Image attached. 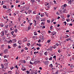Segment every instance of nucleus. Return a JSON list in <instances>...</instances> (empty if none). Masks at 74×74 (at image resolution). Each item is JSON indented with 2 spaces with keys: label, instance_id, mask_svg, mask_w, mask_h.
<instances>
[{
  "label": "nucleus",
  "instance_id": "nucleus-25",
  "mask_svg": "<svg viewBox=\"0 0 74 74\" xmlns=\"http://www.w3.org/2000/svg\"><path fill=\"white\" fill-rule=\"evenodd\" d=\"M3 8H6L7 9V6L5 5H3Z\"/></svg>",
  "mask_w": 74,
  "mask_h": 74
},
{
  "label": "nucleus",
  "instance_id": "nucleus-11",
  "mask_svg": "<svg viewBox=\"0 0 74 74\" xmlns=\"http://www.w3.org/2000/svg\"><path fill=\"white\" fill-rule=\"evenodd\" d=\"M49 67H50V68H52L53 67V65H52V64H51L49 65Z\"/></svg>",
  "mask_w": 74,
  "mask_h": 74
},
{
  "label": "nucleus",
  "instance_id": "nucleus-14",
  "mask_svg": "<svg viewBox=\"0 0 74 74\" xmlns=\"http://www.w3.org/2000/svg\"><path fill=\"white\" fill-rule=\"evenodd\" d=\"M49 8L48 6H47L45 8V9L46 10H49Z\"/></svg>",
  "mask_w": 74,
  "mask_h": 74
},
{
  "label": "nucleus",
  "instance_id": "nucleus-9",
  "mask_svg": "<svg viewBox=\"0 0 74 74\" xmlns=\"http://www.w3.org/2000/svg\"><path fill=\"white\" fill-rule=\"evenodd\" d=\"M45 25V22H42L41 23V25L42 26H44Z\"/></svg>",
  "mask_w": 74,
  "mask_h": 74
},
{
  "label": "nucleus",
  "instance_id": "nucleus-41",
  "mask_svg": "<svg viewBox=\"0 0 74 74\" xmlns=\"http://www.w3.org/2000/svg\"><path fill=\"white\" fill-rule=\"evenodd\" d=\"M27 45L28 46H29H29L30 45V44L29 43H27Z\"/></svg>",
  "mask_w": 74,
  "mask_h": 74
},
{
  "label": "nucleus",
  "instance_id": "nucleus-53",
  "mask_svg": "<svg viewBox=\"0 0 74 74\" xmlns=\"http://www.w3.org/2000/svg\"><path fill=\"white\" fill-rule=\"evenodd\" d=\"M33 14H36V11H34L33 12Z\"/></svg>",
  "mask_w": 74,
  "mask_h": 74
},
{
  "label": "nucleus",
  "instance_id": "nucleus-48",
  "mask_svg": "<svg viewBox=\"0 0 74 74\" xmlns=\"http://www.w3.org/2000/svg\"><path fill=\"white\" fill-rule=\"evenodd\" d=\"M16 37V35L15 34H14L13 36V38H14V37Z\"/></svg>",
  "mask_w": 74,
  "mask_h": 74
},
{
  "label": "nucleus",
  "instance_id": "nucleus-49",
  "mask_svg": "<svg viewBox=\"0 0 74 74\" xmlns=\"http://www.w3.org/2000/svg\"><path fill=\"white\" fill-rule=\"evenodd\" d=\"M4 57V58H7V55L5 56Z\"/></svg>",
  "mask_w": 74,
  "mask_h": 74
},
{
  "label": "nucleus",
  "instance_id": "nucleus-59",
  "mask_svg": "<svg viewBox=\"0 0 74 74\" xmlns=\"http://www.w3.org/2000/svg\"><path fill=\"white\" fill-rule=\"evenodd\" d=\"M71 68H73L74 67V66L73 65H71L70 66Z\"/></svg>",
  "mask_w": 74,
  "mask_h": 74
},
{
  "label": "nucleus",
  "instance_id": "nucleus-61",
  "mask_svg": "<svg viewBox=\"0 0 74 74\" xmlns=\"http://www.w3.org/2000/svg\"><path fill=\"white\" fill-rule=\"evenodd\" d=\"M53 58L54 59H56V56H54L53 57Z\"/></svg>",
  "mask_w": 74,
  "mask_h": 74
},
{
  "label": "nucleus",
  "instance_id": "nucleus-39",
  "mask_svg": "<svg viewBox=\"0 0 74 74\" xmlns=\"http://www.w3.org/2000/svg\"><path fill=\"white\" fill-rule=\"evenodd\" d=\"M9 42H10V43H11L12 42V40H10Z\"/></svg>",
  "mask_w": 74,
  "mask_h": 74
},
{
  "label": "nucleus",
  "instance_id": "nucleus-10",
  "mask_svg": "<svg viewBox=\"0 0 74 74\" xmlns=\"http://www.w3.org/2000/svg\"><path fill=\"white\" fill-rule=\"evenodd\" d=\"M12 41L13 42H16V39H14L12 40Z\"/></svg>",
  "mask_w": 74,
  "mask_h": 74
},
{
  "label": "nucleus",
  "instance_id": "nucleus-38",
  "mask_svg": "<svg viewBox=\"0 0 74 74\" xmlns=\"http://www.w3.org/2000/svg\"><path fill=\"white\" fill-rule=\"evenodd\" d=\"M59 71H57V72H56L55 74H59Z\"/></svg>",
  "mask_w": 74,
  "mask_h": 74
},
{
  "label": "nucleus",
  "instance_id": "nucleus-58",
  "mask_svg": "<svg viewBox=\"0 0 74 74\" xmlns=\"http://www.w3.org/2000/svg\"><path fill=\"white\" fill-rule=\"evenodd\" d=\"M36 49H37V50H39V49H40V47L36 48Z\"/></svg>",
  "mask_w": 74,
  "mask_h": 74
},
{
  "label": "nucleus",
  "instance_id": "nucleus-20",
  "mask_svg": "<svg viewBox=\"0 0 74 74\" xmlns=\"http://www.w3.org/2000/svg\"><path fill=\"white\" fill-rule=\"evenodd\" d=\"M36 45H38L39 47H41V45L40 43H39V44L37 43L36 44Z\"/></svg>",
  "mask_w": 74,
  "mask_h": 74
},
{
  "label": "nucleus",
  "instance_id": "nucleus-47",
  "mask_svg": "<svg viewBox=\"0 0 74 74\" xmlns=\"http://www.w3.org/2000/svg\"><path fill=\"white\" fill-rule=\"evenodd\" d=\"M4 47V45H2L1 46V48H3V47Z\"/></svg>",
  "mask_w": 74,
  "mask_h": 74
},
{
  "label": "nucleus",
  "instance_id": "nucleus-37",
  "mask_svg": "<svg viewBox=\"0 0 74 74\" xmlns=\"http://www.w3.org/2000/svg\"><path fill=\"white\" fill-rule=\"evenodd\" d=\"M16 33H17V32H18V30H17V29H16L14 31Z\"/></svg>",
  "mask_w": 74,
  "mask_h": 74
},
{
  "label": "nucleus",
  "instance_id": "nucleus-56",
  "mask_svg": "<svg viewBox=\"0 0 74 74\" xmlns=\"http://www.w3.org/2000/svg\"><path fill=\"white\" fill-rule=\"evenodd\" d=\"M26 72H27V74H29V71H26Z\"/></svg>",
  "mask_w": 74,
  "mask_h": 74
},
{
  "label": "nucleus",
  "instance_id": "nucleus-30",
  "mask_svg": "<svg viewBox=\"0 0 74 74\" xmlns=\"http://www.w3.org/2000/svg\"><path fill=\"white\" fill-rule=\"evenodd\" d=\"M65 36H66L65 37L66 38H69V36L67 35H66Z\"/></svg>",
  "mask_w": 74,
  "mask_h": 74
},
{
  "label": "nucleus",
  "instance_id": "nucleus-22",
  "mask_svg": "<svg viewBox=\"0 0 74 74\" xmlns=\"http://www.w3.org/2000/svg\"><path fill=\"white\" fill-rule=\"evenodd\" d=\"M70 40H71V39H70V38H69L68 39H66V41H69Z\"/></svg>",
  "mask_w": 74,
  "mask_h": 74
},
{
  "label": "nucleus",
  "instance_id": "nucleus-57",
  "mask_svg": "<svg viewBox=\"0 0 74 74\" xmlns=\"http://www.w3.org/2000/svg\"><path fill=\"white\" fill-rule=\"evenodd\" d=\"M56 14H57V15H59V14H59V12H57L56 13Z\"/></svg>",
  "mask_w": 74,
  "mask_h": 74
},
{
  "label": "nucleus",
  "instance_id": "nucleus-29",
  "mask_svg": "<svg viewBox=\"0 0 74 74\" xmlns=\"http://www.w3.org/2000/svg\"><path fill=\"white\" fill-rule=\"evenodd\" d=\"M66 21H67V22H69V21H70V18H69L68 19H67L66 20Z\"/></svg>",
  "mask_w": 74,
  "mask_h": 74
},
{
  "label": "nucleus",
  "instance_id": "nucleus-46",
  "mask_svg": "<svg viewBox=\"0 0 74 74\" xmlns=\"http://www.w3.org/2000/svg\"><path fill=\"white\" fill-rule=\"evenodd\" d=\"M14 69V67L12 66L10 67V69L12 70Z\"/></svg>",
  "mask_w": 74,
  "mask_h": 74
},
{
  "label": "nucleus",
  "instance_id": "nucleus-27",
  "mask_svg": "<svg viewBox=\"0 0 74 74\" xmlns=\"http://www.w3.org/2000/svg\"><path fill=\"white\" fill-rule=\"evenodd\" d=\"M41 21L42 22V21L44 22V21H45V19L43 18L41 19Z\"/></svg>",
  "mask_w": 74,
  "mask_h": 74
},
{
  "label": "nucleus",
  "instance_id": "nucleus-44",
  "mask_svg": "<svg viewBox=\"0 0 74 74\" xmlns=\"http://www.w3.org/2000/svg\"><path fill=\"white\" fill-rule=\"evenodd\" d=\"M34 33V35H35V36H37V34L36 32H35Z\"/></svg>",
  "mask_w": 74,
  "mask_h": 74
},
{
  "label": "nucleus",
  "instance_id": "nucleus-63",
  "mask_svg": "<svg viewBox=\"0 0 74 74\" xmlns=\"http://www.w3.org/2000/svg\"><path fill=\"white\" fill-rule=\"evenodd\" d=\"M25 11V9L23 10H21V12H23V11Z\"/></svg>",
  "mask_w": 74,
  "mask_h": 74
},
{
  "label": "nucleus",
  "instance_id": "nucleus-3",
  "mask_svg": "<svg viewBox=\"0 0 74 74\" xmlns=\"http://www.w3.org/2000/svg\"><path fill=\"white\" fill-rule=\"evenodd\" d=\"M18 43L20 45L22 44V40H19L18 42Z\"/></svg>",
  "mask_w": 74,
  "mask_h": 74
},
{
  "label": "nucleus",
  "instance_id": "nucleus-19",
  "mask_svg": "<svg viewBox=\"0 0 74 74\" xmlns=\"http://www.w3.org/2000/svg\"><path fill=\"white\" fill-rule=\"evenodd\" d=\"M45 5L46 6H47V5H49V3H47V2L45 3Z\"/></svg>",
  "mask_w": 74,
  "mask_h": 74
},
{
  "label": "nucleus",
  "instance_id": "nucleus-23",
  "mask_svg": "<svg viewBox=\"0 0 74 74\" xmlns=\"http://www.w3.org/2000/svg\"><path fill=\"white\" fill-rule=\"evenodd\" d=\"M5 27L6 29H7V28H8V25H5Z\"/></svg>",
  "mask_w": 74,
  "mask_h": 74
},
{
  "label": "nucleus",
  "instance_id": "nucleus-15",
  "mask_svg": "<svg viewBox=\"0 0 74 74\" xmlns=\"http://www.w3.org/2000/svg\"><path fill=\"white\" fill-rule=\"evenodd\" d=\"M72 2V1H69L68 2V4H72V3H71Z\"/></svg>",
  "mask_w": 74,
  "mask_h": 74
},
{
  "label": "nucleus",
  "instance_id": "nucleus-13",
  "mask_svg": "<svg viewBox=\"0 0 74 74\" xmlns=\"http://www.w3.org/2000/svg\"><path fill=\"white\" fill-rule=\"evenodd\" d=\"M28 11L29 14H30V13H32V10H29Z\"/></svg>",
  "mask_w": 74,
  "mask_h": 74
},
{
  "label": "nucleus",
  "instance_id": "nucleus-17",
  "mask_svg": "<svg viewBox=\"0 0 74 74\" xmlns=\"http://www.w3.org/2000/svg\"><path fill=\"white\" fill-rule=\"evenodd\" d=\"M14 27H12L10 28V30L11 31H12V30H14Z\"/></svg>",
  "mask_w": 74,
  "mask_h": 74
},
{
  "label": "nucleus",
  "instance_id": "nucleus-7",
  "mask_svg": "<svg viewBox=\"0 0 74 74\" xmlns=\"http://www.w3.org/2000/svg\"><path fill=\"white\" fill-rule=\"evenodd\" d=\"M7 36V38H10V34H6Z\"/></svg>",
  "mask_w": 74,
  "mask_h": 74
},
{
  "label": "nucleus",
  "instance_id": "nucleus-34",
  "mask_svg": "<svg viewBox=\"0 0 74 74\" xmlns=\"http://www.w3.org/2000/svg\"><path fill=\"white\" fill-rule=\"evenodd\" d=\"M49 21V20H47V22H48V23H51V21H50V20Z\"/></svg>",
  "mask_w": 74,
  "mask_h": 74
},
{
  "label": "nucleus",
  "instance_id": "nucleus-2",
  "mask_svg": "<svg viewBox=\"0 0 74 74\" xmlns=\"http://www.w3.org/2000/svg\"><path fill=\"white\" fill-rule=\"evenodd\" d=\"M4 53L6 54L7 53H8V49H5L4 51Z\"/></svg>",
  "mask_w": 74,
  "mask_h": 74
},
{
  "label": "nucleus",
  "instance_id": "nucleus-5",
  "mask_svg": "<svg viewBox=\"0 0 74 74\" xmlns=\"http://www.w3.org/2000/svg\"><path fill=\"white\" fill-rule=\"evenodd\" d=\"M40 18V16H38V14L36 15V19L37 20H38Z\"/></svg>",
  "mask_w": 74,
  "mask_h": 74
},
{
  "label": "nucleus",
  "instance_id": "nucleus-28",
  "mask_svg": "<svg viewBox=\"0 0 74 74\" xmlns=\"http://www.w3.org/2000/svg\"><path fill=\"white\" fill-rule=\"evenodd\" d=\"M38 53V51L34 52V53L35 55H36V53Z\"/></svg>",
  "mask_w": 74,
  "mask_h": 74
},
{
  "label": "nucleus",
  "instance_id": "nucleus-42",
  "mask_svg": "<svg viewBox=\"0 0 74 74\" xmlns=\"http://www.w3.org/2000/svg\"><path fill=\"white\" fill-rule=\"evenodd\" d=\"M64 7H67V4H64Z\"/></svg>",
  "mask_w": 74,
  "mask_h": 74
},
{
  "label": "nucleus",
  "instance_id": "nucleus-52",
  "mask_svg": "<svg viewBox=\"0 0 74 74\" xmlns=\"http://www.w3.org/2000/svg\"><path fill=\"white\" fill-rule=\"evenodd\" d=\"M70 15L69 14H68L67 15V18H69L70 17Z\"/></svg>",
  "mask_w": 74,
  "mask_h": 74
},
{
  "label": "nucleus",
  "instance_id": "nucleus-21",
  "mask_svg": "<svg viewBox=\"0 0 74 74\" xmlns=\"http://www.w3.org/2000/svg\"><path fill=\"white\" fill-rule=\"evenodd\" d=\"M31 28V27H30V26L29 25L28 27V30H30V29Z\"/></svg>",
  "mask_w": 74,
  "mask_h": 74
},
{
  "label": "nucleus",
  "instance_id": "nucleus-16",
  "mask_svg": "<svg viewBox=\"0 0 74 74\" xmlns=\"http://www.w3.org/2000/svg\"><path fill=\"white\" fill-rule=\"evenodd\" d=\"M0 25L1 27H3L4 26V24L2 23L0 24Z\"/></svg>",
  "mask_w": 74,
  "mask_h": 74
},
{
  "label": "nucleus",
  "instance_id": "nucleus-8",
  "mask_svg": "<svg viewBox=\"0 0 74 74\" xmlns=\"http://www.w3.org/2000/svg\"><path fill=\"white\" fill-rule=\"evenodd\" d=\"M40 16L41 17H43V16H45V14L44 13H42L40 15Z\"/></svg>",
  "mask_w": 74,
  "mask_h": 74
},
{
  "label": "nucleus",
  "instance_id": "nucleus-18",
  "mask_svg": "<svg viewBox=\"0 0 74 74\" xmlns=\"http://www.w3.org/2000/svg\"><path fill=\"white\" fill-rule=\"evenodd\" d=\"M21 70L23 71H26V69H25H25H23V68H21Z\"/></svg>",
  "mask_w": 74,
  "mask_h": 74
},
{
  "label": "nucleus",
  "instance_id": "nucleus-50",
  "mask_svg": "<svg viewBox=\"0 0 74 74\" xmlns=\"http://www.w3.org/2000/svg\"><path fill=\"white\" fill-rule=\"evenodd\" d=\"M3 53H1V54H0V56H3Z\"/></svg>",
  "mask_w": 74,
  "mask_h": 74
},
{
  "label": "nucleus",
  "instance_id": "nucleus-1",
  "mask_svg": "<svg viewBox=\"0 0 74 74\" xmlns=\"http://www.w3.org/2000/svg\"><path fill=\"white\" fill-rule=\"evenodd\" d=\"M51 35H53L52 36H53L54 35H55L56 34V32H51Z\"/></svg>",
  "mask_w": 74,
  "mask_h": 74
},
{
  "label": "nucleus",
  "instance_id": "nucleus-24",
  "mask_svg": "<svg viewBox=\"0 0 74 74\" xmlns=\"http://www.w3.org/2000/svg\"><path fill=\"white\" fill-rule=\"evenodd\" d=\"M47 54H48V53H47V51L45 52V53H44L45 55H46L47 56Z\"/></svg>",
  "mask_w": 74,
  "mask_h": 74
},
{
  "label": "nucleus",
  "instance_id": "nucleus-62",
  "mask_svg": "<svg viewBox=\"0 0 74 74\" xmlns=\"http://www.w3.org/2000/svg\"><path fill=\"white\" fill-rule=\"evenodd\" d=\"M8 49H10L11 48V47H10V45H8Z\"/></svg>",
  "mask_w": 74,
  "mask_h": 74
},
{
  "label": "nucleus",
  "instance_id": "nucleus-6",
  "mask_svg": "<svg viewBox=\"0 0 74 74\" xmlns=\"http://www.w3.org/2000/svg\"><path fill=\"white\" fill-rule=\"evenodd\" d=\"M4 31H2L1 32V36H3L4 35Z\"/></svg>",
  "mask_w": 74,
  "mask_h": 74
},
{
  "label": "nucleus",
  "instance_id": "nucleus-36",
  "mask_svg": "<svg viewBox=\"0 0 74 74\" xmlns=\"http://www.w3.org/2000/svg\"><path fill=\"white\" fill-rule=\"evenodd\" d=\"M34 22H35V24H36V22H37V21H36V19H35L34 20Z\"/></svg>",
  "mask_w": 74,
  "mask_h": 74
},
{
  "label": "nucleus",
  "instance_id": "nucleus-51",
  "mask_svg": "<svg viewBox=\"0 0 74 74\" xmlns=\"http://www.w3.org/2000/svg\"><path fill=\"white\" fill-rule=\"evenodd\" d=\"M52 57H50V58H49V60H52Z\"/></svg>",
  "mask_w": 74,
  "mask_h": 74
},
{
  "label": "nucleus",
  "instance_id": "nucleus-35",
  "mask_svg": "<svg viewBox=\"0 0 74 74\" xmlns=\"http://www.w3.org/2000/svg\"><path fill=\"white\" fill-rule=\"evenodd\" d=\"M53 2L54 3V4H57V3H56V1H55L54 0L53 1Z\"/></svg>",
  "mask_w": 74,
  "mask_h": 74
},
{
  "label": "nucleus",
  "instance_id": "nucleus-40",
  "mask_svg": "<svg viewBox=\"0 0 74 74\" xmlns=\"http://www.w3.org/2000/svg\"><path fill=\"white\" fill-rule=\"evenodd\" d=\"M52 27H53V26H51L50 27V28L51 30H52L53 29L52 28Z\"/></svg>",
  "mask_w": 74,
  "mask_h": 74
},
{
  "label": "nucleus",
  "instance_id": "nucleus-43",
  "mask_svg": "<svg viewBox=\"0 0 74 74\" xmlns=\"http://www.w3.org/2000/svg\"><path fill=\"white\" fill-rule=\"evenodd\" d=\"M52 48H54V49H55L56 48V46H54L53 47H51Z\"/></svg>",
  "mask_w": 74,
  "mask_h": 74
},
{
  "label": "nucleus",
  "instance_id": "nucleus-55",
  "mask_svg": "<svg viewBox=\"0 0 74 74\" xmlns=\"http://www.w3.org/2000/svg\"><path fill=\"white\" fill-rule=\"evenodd\" d=\"M38 42H41V39H39V40L38 41Z\"/></svg>",
  "mask_w": 74,
  "mask_h": 74
},
{
  "label": "nucleus",
  "instance_id": "nucleus-26",
  "mask_svg": "<svg viewBox=\"0 0 74 74\" xmlns=\"http://www.w3.org/2000/svg\"><path fill=\"white\" fill-rule=\"evenodd\" d=\"M8 73V74H11L12 73V71H9Z\"/></svg>",
  "mask_w": 74,
  "mask_h": 74
},
{
  "label": "nucleus",
  "instance_id": "nucleus-31",
  "mask_svg": "<svg viewBox=\"0 0 74 74\" xmlns=\"http://www.w3.org/2000/svg\"><path fill=\"white\" fill-rule=\"evenodd\" d=\"M51 42V40H48L47 41V43H49Z\"/></svg>",
  "mask_w": 74,
  "mask_h": 74
},
{
  "label": "nucleus",
  "instance_id": "nucleus-54",
  "mask_svg": "<svg viewBox=\"0 0 74 74\" xmlns=\"http://www.w3.org/2000/svg\"><path fill=\"white\" fill-rule=\"evenodd\" d=\"M24 40H25L24 41L25 42L26 41H27V39H26V38H24Z\"/></svg>",
  "mask_w": 74,
  "mask_h": 74
},
{
  "label": "nucleus",
  "instance_id": "nucleus-32",
  "mask_svg": "<svg viewBox=\"0 0 74 74\" xmlns=\"http://www.w3.org/2000/svg\"><path fill=\"white\" fill-rule=\"evenodd\" d=\"M1 66L2 69H3V68H4V66H3V64H1Z\"/></svg>",
  "mask_w": 74,
  "mask_h": 74
},
{
  "label": "nucleus",
  "instance_id": "nucleus-64",
  "mask_svg": "<svg viewBox=\"0 0 74 74\" xmlns=\"http://www.w3.org/2000/svg\"><path fill=\"white\" fill-rule=\"evenodd\" d=\"M54 21V19H52L51 20V23H52V22H53Z\"/></svg>",
  "mask_w": 74,
  "mask_h": 74
},
{
  "label": "nucleus",
  "instance_id": "nucleus-60",
  "mask_svg": "<svg viewBox=\"0 0 74 74\" xmlns=\"http://www.w3.org/2000/svg\"><path fill=\"white\" fill-rule=\"evenodd\" d=\"M64 23H65V25H66V22L64 21Z\"/></svg>",
  "mask_w": 74,
  "mask_h": 74
},
{
  "label": "nucleus",
  "instance_id": "nucleus-4",
  "mask_svg": "<svg viewBox=\"0 0 74 74\" xmlns=\"http://www.w3.org/2000/svg\"><path fill=\"white\" fill-rule=\"evenodd\" d=\"M52 49V47H50L47 49V51H51Z\"/></svg>",
  "mask_w": 74,
  "mask_h": 74
},
{
  "label": "nucleus",
  "instance_id": "nucleus-33",
  "mask_svg": "<svg viewBox=\"0 0 74 74\" xmlns=\"http://www.w3.org/2000/svg\"><path fill=\"white\" fill-rule=\"evenodd\" d=\"M8 63H7V64H5V65L6 66V68H7V66H8Z\"/></svg>",
  "mask_w": 74,
  "mask_h": 74
},
{
  "label": "nucleus",
  "instance_id": "nucleus-45",
  "mask_svg": "<svg viewBox=\"0 0 74 74\" xmlns=\"http://www.w3.org/2000/svg\"><path fill=\"white\" fill-rule=\"evenodd\" d=\"M66 11V9H64V10H63V12L64 13V12H65Z\"/></svg>",
  "mask_w": 74,
  "mask_h": 74
},
{
  "label": "nucleus",
  "instance_id": "nucleus-12",
  "mask_svg": "<svg viewBox=\"0 0 74 74\" xmlns=\"http://www.w3.org/2000/svg\"><path fill=\"white\" fill-rule=\"evenodd\" d=\"M17 45H16V44L15 43V44H14L13 45V47H16Z\"/></svg>",
  "mask_w": 74,
  "mask_h": 74
}]
</instances>
